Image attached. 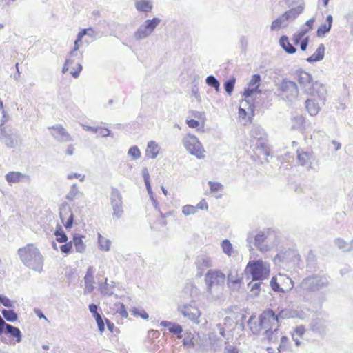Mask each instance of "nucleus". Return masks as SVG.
<instances>
[{
	"instance_id": "c9c22d12",
	"label": "nucleus",
	"mask_w": 353,
	"mask_h": 353,
	"mask_svg": "<svg viewBox=\"0 0 353 353\" xmlns=\"http://www.w3.org/2000/svg\"><path fill=\"white\" fill-rule=\"evenodd\" d=\"M98 243L101 250L105 252L110 250L111 241L103 237L100 233L98 234Z\"/></svg>"
},
{
	"instance_id": "6e6552de",
	"label": "nucleus",
	"mask_w": 353,
	"mask_h": 353,
	"mask_svg": "<svg viewBox=\"0 0 353 353\" xmlns=\"http://www.w3.org/2000/svg\"><path fill=\"white\" fill-rule=\"evenodd\" d=\"M274 237V233L270 230L260 231L254 237V245L259 251L265 252L275 245L272 241Z\"/></svg>"
},
{
	"instance_id": "4c0bfd02",
	"label": "nucleus",
	"mask_w": 353,
	"mask_h": 353,
	"mask_svg": "<svg viewBox=\"0 0 353 353\" xmlns=\"http://www.w3.org/2000/svg\"><path fill=\"white\" fill-rule=\"evenodd\" d=\"M278 333H279V329H277V328H274V330H270L269 329V330H265V336L270 343H276V342H278V339H279Z\"/></svg>"
},
{
	"instance_id": "423d86ee",
	"label": "nucleus",
	"mask_w": 353,
	"mask_h": 353,
	"mask_svg": "<svg viewBox=\"0 0 353 353\" xmlns=\"http://www.w3.org/2000/svg\"><path fill=\"white\" fill-rule=\"evenodd\" d=\"M275 94L282 100L292 103L298 98L299 91L298 85L294 81L284 78L276 84Z\"/></svg>"
},
{
	"instance_id": "2eb2a0df",
	"label": "nucleus",
	"mask_w": 353,
	"mask_h": 353,
	"mask_svg": "<svg viewBox=\"0 0 353 353\" xmlns=\"http://www.w3.org/2000/svg\"><path fill=\"white\" fill-rule=\"evenodd\" d=\"M279 279L280 281H288L289 282V288H281L279 283H278L277 280L278 278L276 276H274L272 278L270 281V286L272 289L276 292H283L286 293L289 291H290L293 287H294V281L289 277L286 276L285 275L279 274Z\"/></svg>"
},
{
	"instance_id": "bf43d9fd",
	"label": "nucleus",
	"mask_w": 353,
	"mask_h": 353,
	"mask_svg": "<svg viewBox=\"0 0 353 353\" xmlns=\"http://www.w3.org/2000/svg\"><path fill=\"white\" fill-rule=\"evenodd\" d=\"M334 243L339 249H345L347 245V243L340 238L335 239Z\"/></svg>"
},
{
	"instance_id": "69168bd1",
	"label": "nucleus",
	"mask_w": 353,
	"mask_h": 353,
	"mask_svg": "<svg viewBox=\"0 0 353 353\" xmlns=\"http://www.w3.org/2000/svg\"><path fill=\"white\" fill-rule=\"evenodd\" d=\"M309 42V37H305L300 41V48L302 51H305L307 49Z\"/></svg>"
},
{
	"instance_id": "5701e85b",
	"label": "nucleus",
	"mask_w": 353,
	"mask_h": 353,
	"mask_svg": "<svg viewBox=\"0 0 353 353\" xmlns=\"http://www.w3.org/2000/svg\"><path fill=\"white\" fill-rule=\"evenodd\" d=\"M134 6L139 12H149L153 8L151 0H135Z\"/></svg>"
},
{
	"instance_id": "e2e57ef3",
	"label": "nucleus",
	"mask_w": 353,
	"mask_h": 353,
	"mask_svg": "<svg viewBox=\"0 0 353 353\" xmlns=\"http://www.w3.org/2000/svg\"><path fill=\"white\" fill-rule=\"evenodd\" d=\"M98 133H99V134H101L103 137L112 136L110 131L108 128H103L101 127L99 128Z\"/></svg>"
},
{
	"instance_id": "1a4fd4ad",
	"label": "nucleus",
	"mask_w": 353,
	"mask_h": 353,
	"mask_svg": "<svg viewBox=\"0 0 353 353\" xmlns=\"http://www.w3.org/2000/svg\"><path fill=\"white\" fill-rule=\"evenodd\" d=\"M245 272L252 276L253 281L263 280L269 274V270L265 267L261 260L249 261Z\"/></svg>"
},
{
	"instance_id": "58836bf2",
	"label": "nucleus",
	"mask_w": 353,
	"mask_h": 353,
	"mask_svg": "<svg viewBox=\"0 0 353 353\" xmlns=\"http://www.w3.org/2000/svg\"><path fill=\"white\" fill-rule=\"evenodd\" d=\"M1 313L5 319L9 322H14L17 320V314L13 310H1Z\"/></svg>"
},
{
	"instance_id": "de8ad7c7",
	"label": "nucleus",
	"mask_w": 353,
	"mask_h": 353,
	"mask_svg": "<svg viewBox=\"0 0 353 353\" xmlns=\"http://www.w3.org/2000/svg\"><path fill=\"white\" fill-rule=\"evenodd\" d=\"M331 28L327 24H321L317 30L316 34L319 37H323L325 35L326 33L329 32L331 30Z\"/></svg>"
},
{
	"instance_id": "3c124183",
	"label": "nucleus",
	"mask_w": 353,
	"mask_h": 353,
	"mask_svg": "<svg viewBox=\"0 0 353 353\" xmlns=\"http://www.w3.org/2000/svg\"><path fill=\"white\" fill-rule=\"evenodd\" d=\"M261 81V76L259 74H255L252 75L251 80L249 83V86L256 88L259 90V83Z\"/></svg>"
},
{
	"instance_id": "052dcab7",
	"label": "nucleus",
	"mask_w": 353,
	"mask_h": 353,
	"mask_svg": "<svg viewBox=\"0 0 353 353\" xmlns=\"http://www.w3.org/2000/svg\"><path fill=\"white\" fill-rule=\"evenodd\" d=\"M305 331V327L302 325H300L294 329V333L292 334H295L298 337H301L304 334Z\"/></svg>"
},
{
	"instance_id": "a878e982",
	"label": "nucleus",
	"mask_w": 353,
	"mask_h": 353,
	"mask_svg": "<svg viewBox=\"0 0 353 353\" xmlns=\"http://www.w3.org/2000/svg\"><path fill=\"white\" fill-rule=\"evenodd\" d=\"M99 286L101 294L108 296L114 294V283L112 282L111 284H109L107 278L105 279L103 283H100Z\"/></svg>"
},
{
	"instance_id": "7ed1b4c3",
	"label": "nucleus",
	"mask_w": 353,
	"mask_h": 353,
	"mask_svg": "<svg viewBox=\"0 0 353 353\" xmlns=\"http://www.w3.org/2000/svg\"><path fill=\"white\" fill-rule=\"evenodd\" d=\"M0 110L3 114V119L0 123V142L8 148H15L21 143L20 135L16 129L10 125H5L7 119L1 101H0Z\"/></svg>"
},
{
	"instance_id": "5fc2aeb1",
	"label": "nucleus",
	"mask_w": 353,
	"mask_h": 353,
	"mask_svg": "<svg viewBox=\"0 0 353 353\" xmlns=\"http://www.w3.org/2000/svg\"><path fill=\"white\" fill-rule=\"evenodd\" d=\"M0 303L8 308L14 307V302L4 295L0 294Z\"/></svg>"
},
{
	"instance_id": "72a5a7b5",
	"label": "nucleus",
	"mask_w": 353,
	"mask_h": 353,
	"mask_svg": "<svg viewBox=\"0 0 353 353\" xmlns=\"http://www.w3.org/2000/svg\"><path fill=\"white\" fill-rule=\"evenodd\" d=\"M288 26V23L284 17L283 14H282L272 22L270 29L272 31H274L281 28H286Z\"/></svg>"
},
{
	"instance_id": "a18cd8bd",
	"label": "nucleus",
	"mask_w": 353,
	"mask_h": 353,
	"mask_svg": "<svg viewBox=\"0 0 353 353\" xmlns=\"http://www.w3.org/2000/svg\"><path fill=\"white\" fill-rule=\"evenodd\" d=\"M308 32L307 30L301 28L297 33L294 34L292 37L294 43L295 45H298L299 42L301 41L303 38H305L304 36Z\"/></svg>"
},
{
	"instance_id": "c85d7f7f",
	"label": "nucleus",
	"mask_w": 353,
	"mask_h": 353,
	"mask_svg": "<svg viewBox=\"0 0 353 353\" xmlns=\"http://www.w3.org/2000/svg\"><path fill=\"white\" fill-rule=\"evenodd\" d=\"M279 44L288 54H292L296 51V48L290 43L288 37L285 35L280 38Z\"/></svg>"
},
{
	"instance_id": "09e8293b",
	"label": "nucleus",
	"mask_w": 353,
	"mask_h": 353,
	"mask_svg": "<svg viewBox=\"0 0 353 353\" xmlns=\"http://www.w3.org/2000/svg\"><path fill=\"white\" fill-rule=\"evenodd\" d=\"M128 154L132 157L133 159H138L141 157V152L136 145L132 146L129 148Z\"/></svg>"
},
{
	"instance_id": "9d476101",
	"label": "nucleus",
	"mask_w": 353,
	"mask_h": 353,
	"mask_svg": "<svg viewBox=\"0 0 353 353\" xmlns=\"http://www.w3.org/2000/svg\"><path fill=\"white\" fill-rule=\"evenodd\" d=\"M161 20L158 17L147 19L141 24L134 32V37L137 41L143 40L152 34L155 28L159 25Z\"/></svg>"
},
{
	"instance_id": "0e129e2a",
	"label": "nucleus",
	"mask_w": 353,
	"mask_h": 353,
	"mask_svg": "<svg viewBox=\"0 0 353 353\" xmlns=\"http://www.w3.org/2000/svg\"><path fill=\"white\" fill-rule=\"evenodd\" d=\"M89 32H92V28L83 29L80 31L77 34V41H81L82 38Z\"/></svg>"
},
{
	"instance_id": "20e7f679",
	"label": "nucleus",
	"mask_w": 353,
	"mask_h": 353,
	"mask_svg": "<svg viewBox=\"0 0 353 353\" xmlns=\"http://www.w3.org/2000/svg\"><path fill=\"white\" fill-rule=\"evenodd\" d=\"M330 277L326 274H316L303 279L295 288L296 292L314 293L328 288Z\"/></svg>"
},
{
	"instance_id": "aec40b11",
	"label": "nucleus",
	"mask_w": 353,
	"mask_h": 353,
	"mask_svg": "<svg viewBox=\"0 0 353 353\" xmlns=\"http://www.w3.org/2000/svg\"><path fill=\"white\" fill-rule=\"evenodd\" d=\"M309 88L310 90L307 91L306 94L312 96H317L322 100L325 99L326 90L325 86H323L321 83L318 81H312Z\"/></svg>"
},
{
	"instance_id": "e433bc0d",
	"label": "nucleus",
	"mask_w": 353,
	"mask_h": 353,
	"mask_svg": "<svg viewBox=\"0 0 353 353\" xmlns=\"http://www.w3.org/2000/svg\"><path fill=\"white\" fill-rule=\"evenodd\" d=\"M206 84L214 88L216 92H220V83L214 75H209L205 79Z\"/></svg>"
},
{
	"instance_id": "49530a36",
	"label": "nucleus",
	"mask_w": 353,
	"mask_h": 353,
	"mask_svg": "<svg viewBox=\"0 0 353 353\" xmlns=\"http://www.w3.org/2000/svg\"><path fill=\"white\" fill-rule=\"evenodd\" d=\"M132 315L134 316H141L143 319H148L149 315L144 310H139L137 307H132L130 310Z\"/></svg>"
},
{
	"instance_id": "f704fd0d",
	"label": "nucleus",
	"mask_w": 353,
	"mask_h": 353,
	"mask_svg": "<svg viewBox=\"0 0 353 353\" xmlns=\"http://www.w3.org/2000/svg\"><path fill=\"white\" fill-rule=\"evenodd\" d=\"M305 107L311 116L316 115L320 110L318 104L312 99L306 100Z\"/></svg>"
},
{
	"instance_id": "f8f14e48",
	"label": "nucleus",
	"mask_w": 353,
	"mask_h": 353,
	"mask_svg": "<svg viewBox=\"0 0 353 353\" xmlns=\"http://www.w3.org/2000/svg\"><path fill=\"white\" fill-rule=\"evenodd\" d=\"M251 141L255 142L256 149L263 152L265 150L268 135L264 129L259 125H254L250 132Z\"/></svg>"
},
{
	"instance_id": "473e14b6",
	"label": "nucleus",
	"mask_w": 353,
	"mask_h": 353,
	"mask_svg": "<svg viewBox=\"0 0 353 353\" xmlns=\"http://www.w3.org/2000/svg\"><path fill=\"white\" fill-rule=\"evenodd\" d=\"M159 147L158 144L153 141L148 143L146 148V155L152 159H155L159 152Z\"/></svg>"
},
{
	"instance_id": "8fccbe9b",
	"label": "nucleus",
	"mask_w": 353,
	"mask_h": 353,
	"mask_svg": "<svg viewBox=\"0 0 353 353\" xmlns=\"http://www.w3.org/2000/svg\"><path fill=\"white\" fill-rule=\"evenodd\" d=\"M196 212H197L196 207L191 205H184L182 208V213L185 216L194 214Z\"/></svg>"
},
{
	"instance_id": "a19ab883",
	"label": "nucleus",
	"mask_w": 353,
	"mask_h": 353,
	"mask_svg": "<svg viewBox=\"0 0 353 353\" xmlns=\"http://www.w3.org/2000/svg\"><path fill=\"white\" fill-rule=\"evenodd\" d=\"M56 239L59 243H66L68 236L61 226H58L54 232Z\"/></svg>"
},
{
	"instance_id": "680f3d73",
	"label": "nucleus",
	"mask_w": 353,
	"mask_h": 353,
	"mask_svg": "<svg viewBox=\"0 0 353 353\" xmlns=\"http://www.w3.org/2000/svg\"><path fill=\"white\" fill-rule=\"evenodd\" d=\"M117 312L123 317H128V312L125 307V305L123 303H120V308L117 310Z\"/></svg>"
},
{
	"instance_id": "6e6d98bb",
	"label": "nucleus",
	"mask_w": 353,
	"mask_h": 353,
	"mask_svg": "<svg viewBox=\"0 0 353 353\" xmlns=\"http://www.w3.org/2000/svg\"><path fill=\"white\" fill-rule=\"evenodd\" d=\"M208 185L212 192H219L223 189V185L219 182L209 181Z\"/></svg>"
},
{
	"instance_id": "b1692460",
	"label": "nucleus",
	"mask_w": 353,
	"mask_h": 353,
	"mask_svg": "<svg viewBox=\"0 0 353 353\" xmlns=\"http://www.w3.org/2000/svg\"><path fill=\"white\" fill-rule=\"evenodd\" d=\"M83 196V193L81 192L77 186V183H74L71 185L68 194L65 196V199L70 202L74 201L77 199H79Z\"/></svg>"
},
{
	"instance_id": "f3484780",
	"label": "nucleus",
	"mask_w": 353,
	"mask_h": 353,
	"mask_svg": "<svg viewBox=\"0 0 353 353\" xmlns=\"http://www.w3.org/2000/svg\"><path fill=\"white\" fill-rule=\"evenodd\" d=\"M296 75L297 76V81L304 92L306 93L307 91L310 90L309 88L313 81L312 75L302 70H297Z\"/></svg>"
},
{
	"instance_id": "c03bdc74",
	"label": "nucleus",
	"mask_w": 353,
	"mask_h": 353,
	"mask_svg": "<svg viewBox=\"0 0 353 353\" xmlns=\"http://www.w3.org/2000/svg\"><path fill=\"white\" fill-rule=\"evenodd\" d=\"M85 290L84 294L91 293L94 289V278L84 277Z\"/></svg>"
},
{
	"instance_id": "a211bd4d",
	"label": "nucleus",
	"mask_w": 353,
	"mask_h": 353,
	"mask_svg": "<svg viewBox=\"0 0 353 353\" xmlns=\"http://www.w3.org/2000/svg\"><path fill=\"white\" fill-rule=\"evenodd\" d=\"M310 329L312 332L320 335H324L327 330L328 324L322 319H314L310 323Z\"/></svg>"
},
{
	"instance_id": "f257e3e1",
	"label": "nucleus",
	"mask_w": 353,
	"mask_h": 353,
	"mask_svg": "<svg viewBox=\"0 0 353 353\" xmlns=\"http://www.w3.org/2000/svg\"><path fill=\"white\" fill-rule=\"evenodd\" d=\"M206 296L209 300L217 301L223 295L225 275L218 270H209L205 275Z\"/></svg>"
},
{
	"instance_id": "412c9836",
	"label": "nucleus",
	"mask_w": 353,
	"mask_h": 353,
	"mask_svg": "<svg viewBox=\"0 0 353 353\" xmlns=\"http://www.w3.org/2000/svg\"><path fill=\"white\" fill-rule=\"evenodd\" d=\"M276 315L280 321L283 319L301 317L300 312L292 308L281 309Z\"/></svg>"
},
{
	"instance_id": "4be33fe9",
	"label": "nucleus",
	"mask_w": 353,
	"mask_h": 353,
	"mask_svg": "<svg viewBox=\"0 0 353 353\" xmlns=\"http://www.w3.org/2000/svg\"><path fill=\"white\" fill-rule=\"evenodd\" d=\"M6 179L8 183H18L29 181L30 176L19 172H10L6 175Z\"/></svg>"
},
{
	"instance_id": "dca6fc26",
	"label": "nucleus",
	"mask_w": 353,
	"mask_h": 353,
	"mask_svg": "<svg viewBox=\"0 0 353 353\" xmlns=\"http://www.w3.org/2000/svg\"><path fill=\"white\" fill-rule=\"evenodd\" d=\"M293 3L296 6L286 11L283 14L288 23L294 21L301 13L303 12L305 7L303 0H293Z\"/></svg>"
},
{
	"instance_id": "0eeeda50",
	"label": "nucleus",
	"mask_w": 353,
	"mask_h": 353,
	"mask_svg": "<svg viewBox=\"0 0 353 353\" xmlns=\"http://www.w3.org/2000/svg\"><path fill=\"white\" fill-rule=\"evenodd\" d=\"M182 143L186 150L199 159H204L205 150L199 139L191 134L183 138Z\"/></svg>"
},
{
	"instance_id": "603ef678",
	"label": "nucleus",
	"mask_w": 353,
	"mask_h": 353,
	"mask_svg": "<svg viewBox=\"0 0 353 353\" xmlns=\"http://www.w3.org/2000/svg\"><path fill=\"white\" fill-rule=\"evenodd\" d=\"M185 290L186 292L189 291L190 296L192 297H194L198 294V288L192 283H187L185 287Z\"/></svg>"
},
{
	"instance_id": "79ce46f5",
	"label": "nucleus",
	"mask_w": 353,
	"mask_h": 353,
	"mask_svg": "<svg viewBox=\"0 0 353 353\" xmlns=\"http://www.w3.org/2000/svg\"><path fill=\"white\" fill-rule=\"evenodd\" d=\"M235 83H236V79L234 77H232V78L229 79L228 80H227L223 83L224 89H225V92L228 94V95L232 94L234 88V85H235Z\"/></svg>"
},
{
	"instance_id": "cd10ccee",
	"label": "nucleus",
	"mask_w": 353,
	"mask_h": 353,
	"mask_svg": "<svg viewBox=\"0 0 353 353\" xmlns=\"http://www.w3.org/2000/svg\"><path fill=\"white\" fill-rule=\"evenodd\" d=\"M4 330L6 334H9L12 337L16 339V342H21L22 334L21 332L18 327L6 323V325L4 326Z\"/></svg>"
},
{
	"instance_id": "ddd939ff",
	"label": "nucleus",
	"mask_w": 353,
	"mask_h": 353,
	"mask_svg": "<svg viewBox=\"0 0 353 353\" xmlns=\"http://www.w3.org/2000/svg\"><path fill=\"white\" fill-rule=\"evenodd\" d=\"M52 136L59 142H69L72 141L70 134L60 124L48 127Z\"/></svg>"
},
{
	"instance_id": "39448f33",
	"label": "nucleus",
	"mask_w": 353,
	"mask_h": 353,
	"mask_svg": "<svg viewBox=\"0 0 353 353\" xmlns=\"http://www.w3.org/2000/svg\"><path fill=\"white\" fill-rule=\"evenodd\" d=\"M255 319L256 316L252 315L248 321L250 329L254 334H257L262 329L265 330L269 329L272 330L273 327L278 329L281 323L277 315L271 309L264 310L259 316V325L253 327L252 321Z\"/></svg>"
},
{
	"instance_id": "13d9d810",
	"label": "nucleus",
	"mask_w": 353,
	"mask_h": 353,
	"mask_svg": "<svg viewBox=\"0 0 353 353\" xmlns=\"http://www.w3.org/2000/svg\"><path fill=\"white\" fill-rule=\"evenodd\" d=\"M169 331L174 334H179L182 332V327L179 324L173 323L172 325L169 327Z\"/></svg>"
},
{
	"instance_id": "774afa93",
	"label": "nucleus",
	"mask_w": 353,
	"mask_h": 353,
	"mask_svg": "<svg viewBox=\"0 0 353 353\" xmlns=\"http://www.w3.org/2000/svg\"><path fill=\"white\" fill-rule=\"evenodd\" d=\"M186 123L191 128H196L199 125V121L194 119L186 120Z\"/></svg>"
},
{
	"instance_id": "bb28decb",
	"label": "nucleus",
	"mask_w": 353,
	"mask_h": 353,
	"mask_svg": "<svg viewBox=\"0 0 353 353\" xmlns=\"http://www.w3.org/2000/svg\"><path fill=\"white\" fill-rule=\"evenodd\" d=\"M313 158L312 152L309 151L297 150V159L301 165H305L311 162Z\"/></svg>"
},
{
	"instance_id": "393cba45",
	"label": "nucleus",
	"mask_w": 353,
	"mask_h": 353,
	"mask_svg": "<svg viewBox=\"0 0 353 353\" xmlns=\"http://www.w3.org/2000/svg\"><path fill=\"white\" fill-rule=\"evenodd\" d=\"M325 50V48L324 45L321 43L314 54L307 59V61L309 63H314L321 61L324 57Z\"/></svg>"
},
{
	"instance_id": "4d7b16f0",
	"label": "nucleus",
	"mask_w": 353,
	"mask_h": 353,
	"mask_svg": "<svg viewBox=\"0 0 353 353\" xmlns=\"http://www.w3.org/2000/svg\"><path fill=\"white\" fill-rule=\"evenodd\" d=\"M72 242L70 241L60 246V250L62 253L69 254L72 252Z\"/></svg>"
},
{
	"instance_id": "c756f323",
	"label": "nucleus",
	"mask_w": 353,
	"mask_h": 353,
	"mask_svg": "<svg viewBox=\"0 0 353 353\" xmlns=\"http://www.w3.org/2000/svg\"><path fill=\"white\" fill-rule=\"evenodd\" d=\"M84 236L79 234H75L73 236L72 244L75 247L76 252L79 253H83L85 251V245L83 241Z\"/></svg>"
},
{
	"instance_id": "338daca9",
	"label": "nucleus",
	"mask_w": 353,
	"mask_h": 353,
	"mask_svg": "<svg viewBox=\"0 0 353 353\" xmlns=\"http://www.w3.org/2000/svg\"><path fill=\"white\" fill-rule=\"evenodd\" d=\"M288 341V337L281 336L280 340V344L278 347V350L279 352H281L282 349L285 348Z\"/></svg>"
},
{
	"instance_id": "7c9ffc66",
	"label": "nucleus",
	"mask_w": 353,
	"mask_h": 353,
	"mask_svg": "<svg viewBox=\"0 0 353 353\" xmlns=\"http://www.w3.org/2000/svg\"><path fill=\"white\" fill-rule=\"evenodd\" d=\"M221 247L223 252L228 256L234 257L237 255V252L234 250L233 246L230 241L228 239H224L221 243Z\"/></svg>"
},
{
	"instance_id": "37998d69",
	"label": "nucleus",
	"mask_w": 353,
	"mask_h": 353,
	"mask_svg": "<svg viewBox=\"0 0 353 353\" xmlns=\"http://www.w3.org/2000/svg\"><path fill=\"white\" fill-rule=\"evenodd\" d=\"M240 282V279L238 277L237 274L230 272L228 274L227 277V283L229 288L234 287Z\"/></svg>"
},
{
	"instance_id": "4468645a",
	"label": "nucleus",
	"mask_w": 353,
	"mask_h": 353,
	"mask_svg": "<svg viewBox=\"0 0 353 353\" xmlns=\"http://www.w3.org/2000/svg\"><path fill=\"white\" fill-rule=\"evenodd\" d=\"M59 216L65 228H71L74 222V214L71 208L63 203L59 209Z\"/></svg>"
},
{
	"instance_id": "ea45409f",
	"label": "nucleus",
	"mask_w": 353,
	"mask_h": 353,
	"mask_svg": "<svg viewBox=\"0 0 353 353\" xmlns=\"http://www.w3.org/2000/svg\"><path fill=\"white\" fill-rule=\"evenodd\" d=\"M258 92L261 93V90H256L254 88H252L251 86H248V88H245L244 90L243 96L245 97V99L242 100L241 102V105L245 106L249 103V101L248 99L251 97V95L254 92Z\"/></svg>"
},
{
	"instance_id": "6ab92c4d",
	"label": "nucleus",
	"mask_w": 353,
	"mask_h": 353,
	"mask_svg": "<svg viewBox=\"0 0 353 353\" xmlns=\"http://www.w3.org/2000/svg\"><path fill=\"white\" fill-rule=\"evenodd\" d=\"M178 310L183 315V316L192 321L196 319L200 315V312L198 308L190 305L180 306L179 307Z\"/></svg>"
},
{
	"instance_id": "864d4df0",
	"label": "nucleus",
	"mask_w": 353,
	"mask_h": 353,
	"mask_svg": "<svg viewBox=\"0 0 353 353\" xmlns=\"http://www.w3.org/2000/svg\"><path fill=\"white\" fill-rule=\"evenodd\" d=\"M263 284V282L259 281L254 283H250L248 285L250 286V291L254 294V296H257L259 294L261 286Z\"/></svg>"
},
{
	"instance_id": "2f4dec72",
	"label": "nucleus",
	"mask_w": 353,
	"mask_h": 353,
	"mask_svg": "<svg viewBox=\"0 0 353 353\" xmlns=\"http://www.w3.org/2000/svg\"><path fill=\"white\" fill-rule=\"evenodd\" d=\"M197 268L203 270L212 266V261L210 257L208 256H200L196 260Z\"/></svg>"
},
{
	"instance_id": "9b49d317",
	"label": "nucleus",
	"mask_w": 353,
	"mask_h": 353,
	"mask_svg": "<svg viewBox=\"0 0 353 353\" xmlns=\"http://www.w3.org/2000/svg\"><path fill=\"white\" fill-rule=\"evenodd\" d=\"M110 190V201L113 210L112 216L120 219L124 213L123 196L117 188L111 187Z\"/></svg>"
},
{
	"instance_id": "f03ea898",
	"label": "nucleus",
	"mask_w": 353,
	"mask_h": 353,
	"mask_svg": "<svg viewBox=\"0 0 353 353\" xmlns=\"http://www.w3.org/2000/svg\"><path fill=\"white\" fill-rule=\"evenodd\" d=\"M17 252L20 260L26 267L38 272L43 271V257L34 244L28 243L20 248Z\"/></svg>"
}]
</instances>
